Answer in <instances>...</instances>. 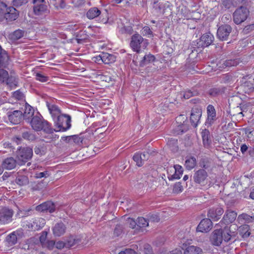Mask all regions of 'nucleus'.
<instances>
[{"label":"nucleus","mask_w":254,"mask_h":254,"mask_svg":"<svg viewBox=\"0 0 254 254\" xmlns=\"http://www.w3.org/2000/svg\"><path fill=\"white\" fill-rule=\"evenodd\" d=\"M175 171L173 174H170L168 177L170 181H172L175 179H179L183 175V169L182 167L179 165H175Z\"/></svg>","instance_id":"obj_24"},{"label":"nucleus","mask_w":254,"mask_h":254,"mask_svg":"<svg viewBox=\"0 0 254 254\" xmlns=\"http://www.w3.org/2000/svg\"><path fill=\"white\" fill-rule=\"evenodd\" d=\"M49 77L40 73H37L36 74V79L42 82H47L48 80Z\"/></svg>","instance_id":"obj_43"},{"label":"nucleus","mask_w":254,"mask_h":254,"mask_svg":"<svg viewBox=\"0 0 254 254\" xmlns=\"http://www.w3.org/2000/svg\"><path fill=\"white\" fill-rule=\"evenodd\" d=\"M55 236L59 237L64 234L66 227L64 223H58L52 229Z\"/></svg>","instance_id":"obj_23"},{"label":"nucleus","mask_w":254,"mask_h":254,"mask_svg":"<svg viewBox=\"0 0 254 254\" xmlns=\"http://www.w3.org/2000/svg\"><path fill=\"white\" fill-rule=\"evenodd\" d=\"M126 224L131 228L134 229L137 224L135 221L131 218H128L126 221Z\"/></svg>","instance_id":"obj_50"},{"label":"nucleus","mask_w":254,"mask_h":254,"mask_svg":"<svg viewBox=\"0 0 254 254\" xmlns=\"http://www.w3.org/2000/svg\"><path fill=\"white\" fill-rule=\"evenodd\" d=\"M17 234L16 232H13L6 237L5 241L8 246H12L16 244L17 242Z\"/></svg>","instance_id":"obj_26"},{"label":"nucleus","mask_w":254,"mask_h":254,"mask_svg":"<svg viewBox=\"0 0 254 254\" xmlns=\"http://www.w3.org/2000/svg\"><path fill=\"white\" fill-rule=\"evenodd\" d=\"M254 219L252 217L246 214H241L238 217V221L242 224L252 222Z\"/></svg>","instance_id":"obj_34"},{"label":"nucleus","mask_w":254,"mask_h":254,"mask_svg":"<svg viewBox=\"0 0 254 254\" xmlns=\"http://www.w3.org/2000/svg\"><path fill=\"white\" fill-rule=\"evenodd\" d=\"M201 136L204 146H208L210 142L209 131L207 129H204L201 132Z\"/></svg>","instance_id":"obj_33"},{"label":"nucleus","mask_w":254,"mask_h":254,"mask_svg":"<svg viewBox=\"0 0 254 254\" xmlns=\"http://www.w3.org/2000/svg\"><path fill=\"white\" fill-rule=\"evenodd\" d=\"M232 28L228 24H223L221 25L217 29V37L221 41H226L228 40L230 34L232 32Z\"/></svg>","instance_id":"obj_6"},{"label":"nucleus","mask_w":254,"mask_h":254,"mask_svg":"<svg viewBox=\"0 0 254 254\" xmlns=\"http://www.w3.org/2000/svg\"><path fill=\"white\" fill-rule=\"evenodd\" d=\"M155 60V57L151 54L145 55L143 59L140 61L139 65L143 67L144 65L154 62Z\"/></svg>","instance_id":"obj_28"},{"label":"nucleus","mask_w":254,"mask_h":254,"mask_svg":"<svg viewBox=\"0 0 254 254\" xmlns=\"http://www.w3.org/2000/svg\"><path fill=\"white\" fill-rule=\"evenodd\" d=\"M54 120L56 126V131H65L71 127V118L69 115L61 114Z\"/></svg>","instance_id":"obj_2"},{"label":"nucleus","mask_w":254,"mask_h":254,"mask_svg":"<svg viewBox=\"0 0 254 254\" xmlns=\"http://www.w3.org/2000/svg\"><path fill=\"white\" fill-rule=\"evenodd\" d=\"M55 5L57 9L64 8L65 6V3L64 0H58Z\"/></svg>","instance_id":"obj_56"},{"label":"nucleus","mask_w":254,"mask_h":254,"mask_svg":"<svg viewBox=\"0 0 254 254\" xmlns=\"http://www.w3.org/2000/svg\"><path fill=\"white\" fill-rule=\"evenodd\" d=\"M9 80V78L8 72L3 69H0V81L1 82H6V84H8Z\"/></svg>","instance_id":"obj_35"},{"label":"nucleus","mask_w":254,"mask_h":254,"mask_svg":"<svg viewBox=\"0 0 254 254\" xmlns=\"http://www.w3.org/2000/svg\"><path fill=\"white\" fill-rule=\"evenodd\" d=\"M148 221L144 218L140 217L137 219V226L140 228L146 227L148 226Z\"/></svg>","instance_id":"obj_39"},{"label":"nucleus","mask_w":254,"mask_h":254,"mask_svg":"<svg viewBox=\"0 0 254 254\" xmlns=\"http://www.w3.org/2000/svg\"><path fill=\"white\" fill-rule=\"evenodd\" d=\"M49 176V174L48 171H46L43 172L36 173L35 174V177L37 179H40L43 177L47 178Z\"/></svg>","instance_id":"obj_55"},{"label":"nucleus","mask_w":254,"mask_h":254,"mask_svg":"<svg viewBox=\"0 0 254 254\" xmlns=\"http://www.w3.org/2000/svg\"><path fill=\"white\" fill-rule=\"evenodd\" d=\"M176 122L179 124L178 127H181L187 120V117L184 115H180L176 118Z\"/></svg>","instance_id":"obj_46"},{"label":"nucleus","mask_w":254,"mask_h":254,"mask_svg":"<svg viewBox=\"0 0 254 254\" xmlns=\"http://www.w3.org/2000/svg\"><path fill=\"white\" fill-rule=\"evenodd\" d=\"M194 95L195 94L191 92L190 90H188L184 92L183 96L185 99H188Z\"/></svg>","instance_id":"obj_61"},{"label":"nucleus","mask_w":254,"mask_h":254,"mask_svg":"<svg viewBox=\"0 0 254 254\" xmlns=\"http://www.w3.org/2000/svg\"><path fill=\"white\" fill-rule=\"evenodd\" d=\"M95 59L94 61L95 62L98 63V64H101V63H103V60L102 59V53L100 55L96 56V57H94Z\"/></svg>","instance_id":"obj_63"},{"label":"nucleus","mask_w":254,"mask_h":254,"mask_svg":"<svg viewBox=\"0 0 254 254\" xmlns=\"http://www.w3.org/2000/svg\"><path fill=\"white\" fill-rule=\"evenodd\" d=\"M28 1L29 0H13L12 2L14 6L17 7L26 4Z\"/></svg>","instance_id":"obj_44"},{"label":"nucleus","mask_w":254,"mask_h":254,"mask_svg":"<svg viewBox=\"0 0 254 254\" xmlns=\"http://www.w3.org/2000/svg\"><path fill=\"white\" fill-rule=\"evenodd\" d=\"M13 214L11 209L7 207H0V224L5 225L11 222Z\"/></svg>","instance_id":"obj_5"},{"label":"nucleus","mask_w":254,"mask_h":254,"mask_svg":"<svg viewBox=\"0 0 254 254\" xmlns=\"http://www.w3.org/2000/svg\"><path fill=\"white\" fill-rule=\"evenodd\" d=\"M5 11V19L7 21H12L16 20L19 16V11L16 9L13 6H6L5 9L4 8Z\"/></svg>","instance_id":"obj_9"},{"label":"nucleus","mask_w":254,"mask_h":254,"mask_svg":"<svg viewBox=\"0 0 254 254\" xmlns=\"http://www.w3.org/2000/svg\"><path fill=\"white\" fill-rule=\"evenodd\" d=\"M148 153H136L133 157V159L136 162V165L140 167L143 164L144 161L148 159Z\"/></svg>","instance_id":"obj_19"},{"label":"nucleus","mask_w":254,"mask_h":254,"mask_svg":"<svg viewBox=\"0 0 254 254\" xmlns=\"http://www.w3.org/2000/svg\"><path fill=\"white\" fill-rule=\"evenodd\" d=\"M239 59H230L225 61L223 64L226 66H236L239 64Z\"/></svg>","instance_id":"obj_37"},{"label":"nucleus","mask_w":254,"mask_h":254,"mask_svg":"<svg viewBox=\"0 0 254 254\" xmlns=\"http://www.w3.org/2000/svg\"><path fill=\"white\" fill-rule=\"evenodd\" d=\"M119 254H137L136 252L132 249H126L125 251L121 252Z\"/></svg>","instance_id":"obj_62"},{"label":"nucleus","mask_w":254,"mask_h":254,"mask_svg":"<svg viewBox=\"0 0 254 254\" xmlns=\"http://www.w3.org/2000/svg\"><path fill=\"white\" fill-rule=\"evenodd\" d=\"M47 232L46 231L42 232L41 235L39 238L40 241L43 245L47 241Z\"/></svg>","instance_id":"obj_57"},{"label":"nucleus","mask_w":254,"mask_h":254,"mask_svg":"<svg viewBox=\"0 0 254 254\" xmlns=\"http://www.w3.org/2000/svg\"><path fill=\"white\" fill-rule=\"evenodd\" d=\"M121 32L122 33L131 34L133 32V29L132 27L129 26H124L121 28Z\"/></svg>","instance_id":"obj_51"},{"label":"nucleus","mask_w":254,"mask_h":254,"mask_svg":"<svg viewBox=\"0 0 254 254\" xmlns=\"http://www.w3.org/2000/svg\"><path fill=\"white\" fill-rule=\"evenodd\" d=\"M183 249H185L184 254H202V250L198 247L194 246H189L187 247V245L184 243L182 247Z\"/></svg>","instance_id":"obj_18"},{"label":"nucleus","mask_w":254,"mask_h":254,"mask_svg":"<svg viewBox=\"0 0 254 254\" xmlns=\"http://www.w3.org/2000/svg\"><path fill=\"white\" fill-rule=\"evenodd\" d=\"M142 34L144 36L153 35V32L149 26H145L142 28Z\"/></svg>","instance_id":"obj_53"},{"label":"nucleus","mask_w":254,"mask_h":254,"mask_svg":"<svg viewBox=\"0 0 254 254\" xmlns=\"http://www.w3.org/2000/svg\"><path fill=\"white\" fill-rule=\"evenodd\" d=\"M183 190V188L180 183H176L173 188V192L176 193H179L182 192Z\"/></svg>","instance_id":"obj_48"},{"label":"nucleus","mask_w":254,"mask_h":254,"mask_svg":"<svg viewBox=\"0 0 254 254\" xmlns=\"http://www.w3.org/2000/svg\"><path fill=\"white\" fill-rule=\"evenodd\" d=\"M222 4L225 8L229 9L231 7L232 2L231 0H222Z\"/></svg>","instance_id":"obj_59"},{"label":"nucleus","mask_w":254,"mask_h":254,"mask_svg":"<svg viewBox=\"0 0 254 254\" xmlns=\"http://www.w3.org/2000/svg\"><path fill=\"white\" fill-rule=\"evenodd\" d=\"M201 116V112H191L190 116V120L192 125L196 127L199 122Z\"/></svg>","instance_id":"obj_31"},{"label":"nucleus","mask_w":254,"mask_h":254,"mask_svg":"<svg viewBox=\"0 0 254 254\" xmlns=\"http://www.w3.org/2000/svg\"><path fill=\"white\" fill-rule=\"evenodd\" d=\"M47 106L49 111H61L58 106L54 104H51L47 102Z\"/></svg>","instance_id":"obj_54"},{"label":"nucleus","mask_w":254,"mask_h":254,"mask_svg":"<svg viewBox=\"0 0 254 254\" xmlns=\"http://www.w3.org/2000/svg\"><path fill=\"white\" fill-rule=\"evenodd\" d=\"M34 13L38 16L45 15L49 13V10L45 3L34 4Z\"/></svg>","instance_id":"obj_15"},{"label":"nucleus","mask_w":254,"mask_h":254,"mask_svg":"<svg viewBox=\"0 0 254 254\" xmlns=\"http://www.w3.org/2000/svg\"><path fill=\"white\" fill-rule=\"evenodd\" d=\"M153 8L157 13H161L162 9V4L157 1H154L153 3Z\"/></svg>","instance_id":"obj_47"},{"label":"nucleus","mask_w":254,"mask_h":254,"mask_svg":"<svg viewBox=\"0 0 254 254\" xmlns=\"http://www.w3.org/2000/svg\"><path fill=\"white\" fill-rule=\"evenodd\" d=\"M144 254H153L151 246L149 245H145L144 247Z\"/></svg>","instance_id":"obj_60"},{"label":"nucleus","mask_w":254,"mask_h":254,"mask_svg":"<svg viewBox=\"0 0 254 254\" xmlns=\"http://www.w3.org/2000/svg\"><path fill=\"white\" fill-rule=\"evenodd\" d=\"M12 97L17 100H20L24 98V94L19 90H18L13 93Z\"/></svg>","instance_id":"obj_49"},{"label":"nucleus","mask_w":254,"mask_h":254,"mask_svg":"<svg viewBox=\"0 0 254 254\" xmlns=\"http://www.w3.org/2000/svg\"><path fill=\"white\" fill-rule=\"evenodd\" d=\"M249 14V9L245 6H241L237 8L233 13V21L235 24H240L247 19Z\"/></svg>","instance_id":"obj_4"},{"label":"nucleus","mask_w":254,"mask_h":254,"mask_svg":"<svg viewBox=\"0 0 254 254\" xmlns=\"http://www.w3.org/2000/svg\"><path fill=\"white\" fill-rule=\"evenodd\" d=\"M9 120L13 124H19L21 119H23V113L22 112H10L8 115Z\"/></svg>","instance_id":"obj_22"},{"label":"nucleus","mask_w":254,"mask_h":254,"mask_svg":"<svg viewBox=\"0 0 254 254\" xmlns=\"http://www.w3.org/2000/svg\"><path fill=\"white\" fill-rule=\"evenodd\" d=\"M214 39L213 35L210 33H206L200 38L197 44L201 48L206 47L210 45Z\"/></svg>","instance_id":"obj_10"},{"label":"nucleus","mask_w":254,"mask_h":254,"mask_svg":"<svg viewBox=\"0 0 254 254\" xmlns=\"http://www.w3.org/2000/svg\"><path fill=\"white\" fill-rule=\"evenodd\" d=\"M36 209L40 212L49 211L52 213L55 210V206L52 202L47 201L37 206Z\"/></svg>","instance_id":"obj_17"},{"label":"nucleus","mask_w":254,"mask_h":254,"mask_svg":"<svg viewBox=\"0 0 254 254\" xmlns=\"http://www.w3.org/2000/svg\"><path fill=\"white\" fill-rule=\"evenodd\" d=\"M6 2L5 0H0V21L5 19V11Z\"/></svg>","instance_id":"obj_36"},{"label":"nucleus","mask_w":254,"mask_h":254,"mask_svg":"<svg viewBox=\"0 0 254 254\" xmlns=\"http://www.w3.org/2000/svg\"><path fill=\"white\" fill-rule=\"evenodd\" d=\"M221 90L218 88H213L209 90V93L212 96H216L220 94Z\"/></svg>","instance_id":"obj_58"},{"label":"nucleus","mask_w":254,"mask_h":254,"mask_svg":"<svg viewBox=\"0 0 254 254\" xmlns=\"http://www.w3.org/2000/svg\"><path fill=\"white\" fill-rule=\"evenodd\" d=\"M22 137L24 139L28 140H30V141L34 140L36 138L35 135L33 133H32L30 132H29V131L24 132L22 133Z\"/></svg>","instance_id":"obj_41"},{"label":"nucleus","mask_w":254,"mask_h":254,"mask_svg":"<svg viewBox=\"0 0 254 254\" xmlns=\"http://www.w3.org/2000/svg\"><path fill=\"white\" fill-rule=\"evenodd\" d=\"M16 163H17V161L13 158L8 157L2 161L1 166L3 169L11 170L16 167Z\"/></svg>","instance_id":"obj_20"},{"label":"nucleus","mask_w":254,"mask_h":254,"mask_svg":"<svg viewBox=\"0 0 254 254\" xmlns=\"http://www.w3.org/2000/svg\"><path fill=\"white\" fill-rule=\"evenodd\" d=\"M239 231L240 235L243 238H247L249 237L251 234L250 232V227L248 225H244L239 227Z\"/></svg>","instance_id":"obj_30"},{"label":"nucleus","mask_w":254,"mask_h":254,"mask_svg":"<svg viewBox=\"0 0 254 254\" xmlns=\"http://www.w3.org/2000/svg\"><path fill=\"white\" fill-rule=\"evenodd\" d=\"M150 220L153 222H158L160 218L157 215H152L150 217Z\"/></svg>","instance_id":"obj_64"},{"label":"nucleus","mask_w":254,"mask_h":254,"mask_svg":"<svg viewBox=\"0 0 254 254\" xmlns=\"http://www.w3.org/2000/svg\"><path fill=\"white\" fill-rule=\"evenodd\" d=\"M45 147L43 146H36L34 148V152L36 154L42 155L45 153Z\"/></svg>","instance_id":"obj_45"},{"label":"nucleus","mask_w":254,"mask_h":254,"mask_svg":"<svg viewBox=\"0 0 254 254\" xmlns=\"http://www.w3.org/2000/svg\"><path fill=\"white\" fill-rule=\"evenodd\" d=\"M16 183L20 186H23L28 183V179L24 176H19L16 179Z\"/></svg>","instance_id":"obj_38"},{"label":"nucleus","mask_w":254,"mask_h":254,"mask_svg":"<svg viewBox=\"0 0 254 254\" xmlns=\"http://www.w3.org/2000/svg\"><path fill=\"white\" fill-rule=\"evenodd\" d=\"M207 177L208 175L206 171L200 169L194 173L193 180L195 183L204 186L207 183Z\"/></svg>","instance_id":"obj_8"},{"label":"nucleus","mask_w":254,"mask_h":254,"mask_svg":"<svg viewBox=\"0 0 254 254\" xmlns=\"http://www.w3.org/2000/svg\"><path fill=\"white\" fill-rule=\"evenodd\" d=\"M237 216V213L233 210H227L223 216V221L225 223L229 224L233 222Z\"/></svg>","instance_id":"obj_21"},{"label":"nucleus","mask_w":254,"mask_h":254,"mask_svg":"<svg viewBox=\"0 0 254 254\" xmlns=\"http://www.w3.org/2000/svg\"><path fill=\"white\" fill-rule=\"evenodd\" d=\"M46 224V221L42 218H37L28 222L27 226L33 231L38 230L43 228Z\"/></svg>","instance_id":"obj_11"},{"label":"nucleus","mask_w":254,"mask_h":254,"mask_svg":"<svg viewBox=\"0 0 254 254\" xmlns=\"http://www.w3.org/2000/svg\"><path fill=\"white\" fill-rule=\"evenodd\" d=\"M223 232L221 229L215 230L210 237L211 243L215 246H219L222 242Z\"/></svg>","instance_id":"obj_12"},{"label":"nucleus","mask_w":254,"mask_h":254,"mask_svg":"<svg viewBox=\"0 0 254 254\" xmlns=\"http://www.w3.org/2000/svg\"><path fill=\"white\" fill-rule=\"evenodd\" d=\"M144 41L143 37L138 33H135L131 37L130 46L133 51L139 53L141 44Z\"/></svg>","instance_id":"obj_7"},{"label":"nucleus","mask_w":254,"mask_h":254,"mask_svg":"<svg viewBox=\"0 0 254 254\" xmlns=\"http://www.w3.org/2000/svg\"><path fill=\"white\" fill-rule=\"evenodd\" d=\"M212 222L210 219H204L202 220L197 227V232L206 233L212 228Z\"/></svg>","instance_id":"obj_14"},{"label":"nucleus","mask_w":254,"mask_h":254,"mask_svg":"<svg viewBox=\"0 0 254 254\" xmlns=\"http://www.w3.org/2000/svg\"><path fill=\"white\" fill-rule=\"evenodd\" d=\"M89 36L86 34L85 31H80L77 33L75 40L77 43L82 44L86 41L88 39Z\"/></svg>","instance_id":"obj_27"},{"label":"nucleus","mask_w":254,"mask_h":254,"mask_svg":"<svg viewBox=\"0 0 254 254\" xmlns=\"http://www.w3.org/2000/svg\"><path fill=\"white\" fill-rule=\"evenodd\" d=\"M216 119V112H208L207 123L209 125L212 124Z\"/></svg>","instance_id":"obj_42"},{"label":"nucleus","mask_w":254,"mask_h":254,"mask_svg":"<svg viewBox=\"0 0 254 254\" xmlns=\"http://www.w3.org/2000/svg\"><path fill=\"white\" fill-rule=\"evenodd\" d=\"M23 119L30 122L32 128L36 131L43 130L47 133L52 132L49 124L43 119L39 112H23Z\"/></svg>","instance_id":"obj_1"},{"label":"nucleus","mask_w":254,"mask_h":254,"mask_svg":"<svg viewBox=\"0 0 254 254\" xmlns=\"http://www.w3.org/2000/svg\"><path fill=\"white\" fill-rule=\"evenodd\" d=\"M102 59L105 64H110L116 61V56L107 53H102Z\"/></svg>","instance_id":"obj_29"},{"label":"nucleus","mask_w":254,"mask_h":254,"mask_svg":"<svg viewBox=\"0 0 254 254\" xmlns=\"http://www.w3.org/2000/svg\"><path fill=\"white\" fill-rule=\"evenodd\" d=\"M24 31L18 29L14 31L12 34V38L15 40H18L22 38L24 36Z\"/></svg>","instance_id":"obj_40"},{"label":"nucleus","mask_w":254,"mask_h":254,"mask_svg":"<svg viewBox=\"0 0 254 254\" xmlns=\"http://www.w3.org/2000/svg\"><path fill=\"white\" fill-rule=\"evenodd\" d=\"M224 212L221 207L212 208L208 212V216L213 221H217Z\"/></svg>","instance_id":"obj_16"},{"label":"nucleus","mask_w":254,"mask_h":254,"mask_svg":"<svg viewBox=\"0 0 254 254\" xmlns=\"http://www.w3.org/2000/svg\"><path fill=\"white\" fill-rule=\"evenodd\" d=\"M55 245V243L54 241H47L42 246L44 247L47 248L49 249H52L54 246Z\"/></svg>","instance_id":"obj_52"},{"label":"nucleus","mask_w":254,"mask_h":254,"mask_svg":"<svg viewBox=\"0 0 254 254\" xmlns=\"http://www.w3.org/2000/svg\"><path fill=\"white\" fill-rule=\"evenodd\" d=\"M222 239L224 242L234 243L237 240V237L236 232L231 231L230 229L227 227H225L222 230Z\"/></svg>","instance_id":"obj_13"},{"label":"nucleus","mask_w":254,"mask_h":254,"mask_svg":"<svg viewBox=\"0 0 254 254\" xmlns=\"http://www.w3.org/2000/svg\"><path fill=\"white\" fill-rule=\"evenodd\" d=\"M101 13L100 10L96 7H93L90 8L86 13V16L89 19H93L98 16Z\"/></svg>","instance_id":"obj_25"},{"label":"nucleus","mask_w":254,"mask_h":254,"mask_svg":"<svg viewBox=\"0 0 254 254\" xmlns=\"http://www.w3.org/2000/svg\"><path fill=\"white\" fill-rule=\"evenodd\" d=\"M196 164V159L194 157H191L187 158L185 161V166L188 170L193 169Z\"/></svg>","instance_id":"obj_32"},{"label":"nucleus","mask_w":254,"mask_h":254,"mask_svg":"<svg viewBox=\"0 0 254 254\" xmlns=\"http://www.w3.org/2000/svg\"><path fill=\"white\" fill-rule=\"evenodd\" d=\"M33 150L30 147L20 148L17 152L16 158L17 164L19 165L24 164L32 157Z\"/></svg>","instance_id":"obj_3"}]
</instances>
